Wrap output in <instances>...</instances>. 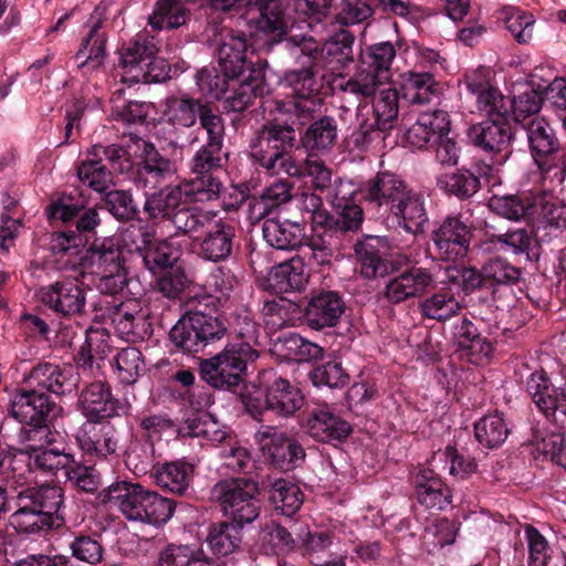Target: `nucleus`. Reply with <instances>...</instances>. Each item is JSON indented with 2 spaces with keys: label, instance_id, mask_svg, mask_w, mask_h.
<instances>
[{
  "label": "nucleus",
  "instance_id": "1",
  "mask_svg": "<svg viewBox=\"0 0 566 566\" xmlns=\"http://www.w3.org/2000/svg\"><path fill=\"white\" fill-rule=\"evenodd\" d=\"M220 298L206 296L196 308L187 311L168 332L166 347L170 354L195 357L228 335L231 328L249 346L256 343L259 325L248 310L234 311L230 319L217 308Z\"/></svg>",
  "mask_w": 566,
  "mask_h": 566
},
{
  "label": "nucleus",
  "instance_id": "2",
  "mask_svg": "<svg viewBox=\"0 0 566 566\" xmlns=\"http://www.w3.org/2000/svg\"><path fill=\"white\" fill-rule=\"evenodd\" d=\"M218 62L226 76H234L238 87L226 98L229 111L241 113L249 108L258 97L269 93L265 83L268 62L254 54L253 45L243 32L229 31L222 35L218 48Z\"/></svg>",
  "mask_w": 566,
  "mask_h": 566
},
{
  "label": "nucleus",
  "instance_id": "3",
  "mask_svg": "<svg viewBox=\"0 0 566 566\" xmlns=\"http://www.w3.org/2000/svg\"><path fill=\"white\" fill-rule=\"evenodd\" d=\"M279 116L266 120L255 130L250 142V155L254 164L268 175L287 177L301 176L292 153L300 147L298 132L293 112L279 106Z\"/></svg>",
  "mask_w": 566,
  "mask_h": 566
},
{
  "label": "nucleus",
  "instance_id": "4",
  "mask_svg": "<svg viewBox=\"0 0 566 566\" xmlns=\"http://www.w3.org/2000/svg\"><path fill=\"white\" fill-rule=\"evenodd\" d=\"M242 530L226 520L213 522L205 539L213 557L196 544L169 543L158 553L157 566H220V558L242 551Z\"/></svg>",
  "mask_w": 566,
  "mask_h": 566
},
{
  "label": "nucleus",
  "instance_id": "5",
  "mask_svg": "<svg viewBox=\"0 0 566 566\" xmlns=\"http://www.w3.org/2000/svg\"><path fill=\"white\" fill-rule=\"evenodd\" d=\"M104 505H115L123 515L135 522L161 527L172 517L177 502L126 480L115 481L98 492Z\"/></svg>",
  "mask_w": 566,
  "mask_h": 566
},
{
  "label": "nucleus",
  "instance_id": "6",
  "mask_svg": "<svg viewBox=\"0 0 566 566\" xmlns=\"http://www.w3.org/2000/svg\"><path fill=\"white\" fill-rule=\"evenodd\" d=\"M259 358V352L247 343H228L223 349L208 358L198 359L201 381L216 390L238 395L242 400L248 365Z\"/></svg>",
  "mask_w": 566,
  "mask_h": 566
},
{
  "label": "nucleus",
  "instance_id": "7",
  "mask_svg": "<svg viewBox=\"0 0 566 566\" xmlns=\"http://www.w3.org/2000/svg\"><path fill=\"white\" fill-rule=\"evenodd\" d=\"M259 390L263 399L251 394L242 397L248 415L259 422L265 421L268 413L280 419L294 417L305 405L301 388L274 369H264L258 376Z\"/></svg>",
  "mask_w": 566,
  "mask_h": 566
},
{
  "label": "nucleus",
  "instance_id": "8",
  "mask_svg": "<svg viewBox=\"0 0 566 566\" xmlns=\"http://www.w3.org/2000/svg\"><path fill=\"white\" fill-rule=\"evenodd\" d=\"M63 408L45 391L32 387L18 389L10 401L9 415L29 428H21L22 441H41L51 434V426L62 415Z\"/></svg>",
  "mask_w": 566,
  "mask_h": 566
},
{
  "label": "nucleus",
  "instance_id": "9",
  "mask_svg": "<svg viewBox=\"0 0 566 566\" xmlns=\"http://www.w3.org/2000/svg\"><path fill=\"white\" fill-rule=\"evenodd\" d=\"M129 167V153L117 144H95L86 149L85 158L75 164L77 179L99 195L112 186L113 170L124 175Z\"/></svg>",
  "mask_w": 566,
  "mask_h": 566
},
{
  "label": "nucleus",
  "instance_id": "10",
  "mask_svg": "<svg viewBox=\"0 0 566 566\" xmlns=\"http://www.w3.org/2000/svg\"><path fill=\"white\" fill-rule=\"evenodd\" d=\"M373 96L371 116L363 119L350 137L353 145L360 150L377 147L384 143L388 133L398 124V91L389 87Z\"/></svg>",
  "mask_w": 566,
  "mask_h": 566
},
{
  "label": "nucleus",
  "instance_id": "11",
  "mask_svg": "<svg viewBox=\"0 0 566 566\" xmlns=\"http://www.w3.org/2000/svg\"><path fill=\"white\" fill-rule=\"evenodd\" d=\"M488 119L472 125L468 129V137L478 149L492 155L491 165H503L511 156V140L517 133L512 130L509 118L510 112L504 106L485 108Z\"/></svg>",
  "mask_w": 566,
  "mask_h": 566
},
{
  "label": "nucleus",
  "instance_id": "12",
  "mask_svg": "<svg viewBox=\"0 0 566 566\" xmlns=\"http://www.w3.org/2000/svg\"><path fill=\"white\" fill-rule=\"evenodd\" d=\"M258 482L251 478H237L218 484V499L226 521L244 528L261 514Z\"/></svg>",
  "mask_w": 566,
  "mask_h": 566
},
{
  "label": "nucleus",
  "instance_id": "13",
  "mask_svg": "<svg viewBox=\"0 0 566 566\" xmlns=\"http://www.w3.org/2000/svg\"><path fill=\"white\" fill-rule=\"evenodd\" d=\"M396 53L395 45L389 41L360 50L358 71L346 82L344 91L363 97L374 95L382 80L388 77Z\"/></svg>",
  "mask_w": 566,
  "mask_h": 566
},
{
  "label": "nucleus",
  "instance_id": "14",
  "mask_svg": "<svg viewBox=\"0 0 566 566\" xmlns=\"http://www.w3.org/2000/svg\"><path fill=\"white\" fill-rule=\"evenodd\" d=\"M292 112L301 147L308 153H322L333 148L338 136V123L334 116L321 115L316 103L308 101L294 105Z\"/></svg>",
  "mask_w": 566,
  "mask_h": 566
},
{
  "label": "nucleus",
  "instance_id": "15",
  "mask_svg": "<svg viewBox=\"0 0 566 566\" xmlns=\"http://www.w3.org/2000/svg\"><path fill=\"white\" fill-rule=\"evenodd\" d=\"M474 224L463 213H451L437 222L431 232V242L437 259L458 262L465 259L474 238Z\"/></svg>",
  "mask_w": 566,
  "mask_h": 566
},
{
  "label": "nucleus",
  "instance_id": "16",
  "mask_svg": "<svg viewBox=\"0 0 566 566\" xmlns=\"http://www.w3.org/2000/svg\"><path fill=\"white\" fill-rule=\"evenodd\" d=\"M526 392L547 421L559 429L566 427V378L534 370L525 382Z\"/></svg>",
  "mask_w": 566,
  "mask_h": 566
},
{
  "label": "nucleus",
  "instance_id": "17",
  "mask_svg": "<svg viewBox=\"0 0 566 566\" xmlns=\"http://www.w3.org/2000/svg\"><path fill=\"white\" fill-rule=\"evenodd\" d=\"M386 238L365 235L354 243V253L359 264V273L366 280L390 276L402 270L409 258L402 253H387Z\"/></svg>",
  "mask_w": 566,
  "mask_h": 566
},
{
  "label": "nucleus",
  "instance_id": "18",
  "mask_svg": "<svg viewBox=\"0 0 566 566\" xmlns=\"http://www.w3.org/2000/svg\"><path fill=\"white\" fill-rule=\"evenodd\" d=\"M301 314L303 324L313 331L336 327L346 311L344 295L339 291L315 289L297 304L290 302Z\"/></svg>",
  "mask_w": 566,
  "mask_h": 566
},
{
  "label": "nucleus",
  "instance_id": "19",
  "mask_svg": "<svg viewBox=\"0 0 566 566\" xmlns=\"http://www.w3.org/2000/svg\"><path fill=\"white\" fill-rule=\"evenodd\" d=\"M87 290V285L77 276L67 275L41 286L38 297L57 316L69 318L84 314Z\"/></svg>",
  "mask_w": 566,
  "mask_h": 566
},
{
  "label": "nucleus",
  "instance_id": "20",
  "mask_svg": "<svg viewBox=\"0 0 566 566\" xmlns=\"http://www.w3.org/2000/svg\"><path fill=\"white\" fill-rule=\"evenodd\" d=\"M177 163L161 153L154 143L144 142L137 161L127 169L128 179L143 189H155L177 174Z\"/></svg>",
  "mask_w": 566,
  "mask_h": 566
},
{
  "label": "nucleus",
  "instance_id": "21",
  "mask_svg": "<svg viewBox=\"0 0 566 566\" xmlns=\"http://www.w3.org/2000/svg\"><path fill=\"white\" fill-rule=\"evenodd\" d=\"M24 381L39 391L62 398L77 392L81 375L71 364L39 361L32 366Z\"/></svg>",
  "mask_w": 566,
  "mask_h": 566
},
{
  "label": "nucleus",
  "instance_id": "22",
  "mask_svg": "<svg viewBox=\"0 0 566 566\" xmlns=\"http://www.w3.org/2000/svg\"><path fill=\"white\" fill-rule=\"evenodd\" d=\"M408 187L409 185L395 174L378 172L360 186L357 192L358 200L365 205L367 213L373 218L382 219Z\"/></svg>",
  "mask_w": 566,
  "mask_h": 566
},
{
  "label": "nucleus",
  "instance_id": "23",
  "mask_svg": "<svg viewBox=\"0 0 566 566\" xmlns=\"http://www.w3.org/2000/svg\"><path fill=\"white\" fill-rule=\"evenodd\" d=\"M203 229L195 242L197 255L212 263L229 261L239 248L238 230L233 222L213 218Z\"/></svg>",
  "mask_w": 566,
  "mask_h": 566
},
{
  "label": "nucleus",
  "instance_id": "24",
  "mask_svg": "<svg viewBox=\"0 0 566 566\" xmlns=\"http://www.w3.org/2000/svg\"><path fill=\"white\" fill-rule=\"evenodd\" d=\"M389 277L382 290V300L389 305H399L424 296L433 286V274L427 268L409 263Z\"/></svg>",
  "mask_w": 566,
  "mask_h": 566
},
{
  "label": "nucleus",
  "instance_id": "25",
  "mask_svg": "<svg viewBox=\"0 0 566 566\" xmlns=\"http://www.w3.org/2000/svg\"><path fill=\"white\" fill-rule=\"evenodd\" d=\"M102 318L109 322L116 334L128 343L144 342L153 335V323L148 311L132 307V303L119 302L106 306Z\"/></svg>",
  "mask_w": 566,
  "mask_h": 566
},
{
  "label": "nucleus",
  "instance_id": "26",
  "mask_svg": "<svg viewBox=\"0 0 566 566\" xmlns=\"http://www.w3.org/2000/svg\"><path fill=\"white\" fill-rule=\"evenodd\" d=\"M259 10L255 20L258 49L271 52L289 33L285 10L289 0H250Z\"/></svg>",
  "mask_w": 566,
  "mask_h": 566
},
{
  "label": "nucleus",
  "instance_id": "27",
  "mask_svg": "<svg viewBox=\"0 0 566 566\" xmlns=\"http://www.w3.org/2000/svg\"><path fill=\"white\" fill-rule=\"evenodd\" d=\"M481 179H485L491 186L500 184L493 165L483 160H474L470 168H458L440 177L438 186L447 195L463 201L472 198L481 189Z\"/></svg>",
  "mask_w": 566,
  "mask_h": 566
},
{
  "label": "nucleus",
  "instance_id": "28",
  "mask_svg": "<svg viewBox=\"0 0 566 566\" xmlns=\"http://www.w3.org/2000/svg\"><path fill=\"white\" fill-rule=\"evenodd\" d=\"M75 394L77 410L91 423H102L125 412L126 406L113 396L111 386L102 380L92 381Z\"/></svg>",
  "mask_w": 566,
  "mask_h": 566
},
{
  "label": "nucleus",
  "instance_id": "29",
  "mask_svg": "<svg viewBox=\"0 0 566 566\" xmlns=\"http://www.w3.org/2000/svg\"><path fill=\"white\" fill-rule=\"evenodd\" d=\"M382 220L415 237L423 234L429 223L424 196L408 187Z\"/></svg>",
  "mask_w": 566,
  "mask_h": 566
},
{
  "label": "nucleus",
  "instance_id": "30",
  "mask_svg": "<svg viewBox=\"0 0 566 566\" xmlns=\"http://www.w3.org/2000/svg\"><path fill=\"white\" fill-rule=\"evenodd\" d=\"M357 192L340 195L337 191L331 200L332 211L319 213L317 223L327 227L339 237L360 230L364 222V211L357 200Z\"/></svg>",
  "mask_w": 566,
  "mask_h": 566
},
{
  "label": "nucleus",
  "instance_id": "31",
  "mask_svg": "<svg viewBox=\"0 0 566 566\" xmlns=\"http://www.w3.org/2000/svg\"><path fill=\"white\" fill-rule=\"evenodd\" d=\"M268 441L262 446L263 455L272 467L283 472L292 471L305 462L306 452L298 440L273 428L264 431Z\"/></svg>",
  "mask_w": 566,
  "mask_h": 566
},
{
  "label": "nucleus",
  "instance_id": "32",
  "mask_svg": "<svg viewBox=\"0 0 566 566\" xmlns=\"http://www.w3.org/2000/svg\"><path fill=\"white\" fill-rule=\"evenodd\" d=\"M159 50L157 36L147 30L138 32L123 43L118 49L119 66L124 71L123 81L130 83L134 77H138V72L155 54L159 53Z\"/></svg>",
  "mask_w": 566,
  "mask_h": 566
},
{
  "label": "nucleus",
  "instance_id": "33",
  "mask_svg": "<svg viewBox=\"0 0 566 566\" xmlns=\"http://www.w3.org/2000/svg\"><path fill=\"white\" fill-rule=\"evenodd\" d=\"M72 452L60 451L56 448H38L28 446L12 451L11 468L18 471L19 464H24L27 471L50 473L56 475L59 471L63 473Z\"/></svg>",
  "mask_w": 566,
  "mask_h": 566
},
{
  "label": "nucleus",
  "instance_id": "34",
  "mask_svg": "<svg viewBox=\"0 0 566 566\" xmlns=\"http://www.w3.org/2000/svg\"><path fill=\"white\" fill-rule=\"evenodd\" d=\"M451 120L449 113L436 109L421 114L405 133L410 147L419 150L430 149L441 138V134L450 133Z\"/></svg>",
  "mask_w": 566,
  "mask_h": 566
},
{
  "label": "nucleus",
  "instance_id": "35",
  "mask_svg": "<svg viewBox=\"0 0 566 566\" xmlns=\"http://www.w3.org/2000/svg\"><path fill=\"white\" fill-rule=\"evenodd\" d=\"M310 437L322 443L344 441L352 432V424L324 406L314 409L304 422Z\"/></svg>",
  "mask_w": 566,
  "mask_h": 566
},
{
  "label": "nucleus",
  "instance_id": "36",
  "mask_svg": "<svg viewBox=\"0 0 566 566\" xmlns=\"http://www.w3.org/2000/svg\"><path fill=\"white\" fill-rule=\"evenodd\" d=\"M417 502L426 510L442 511L452 504V494L441 476L429 468L419 469L412 476Z\"/></svg>",
  "mask_w": 566,
  "mask_h": 566
},
{
  "label": "nucleus",
  "instance_id": "37",
  "mask_svg": "<svg viewBox=\"0 0 566 566\" xmlns=\"http://www.w3.org/2000/svg\"><path fill=\"white\" fill-rule=\"evenodd\" d=\"M15 511L13 513L45 511L52 514H61L64 505V490L56 484H42L28 486L14 496Z\"/></svg>",
  "mask_w": 566,
  "mask_h": 566
},
{
  "label": "nucleus",
  "instance_id": "38",
  "mask_svg": "<svg viewBox=\"0 0 566 566\" xmlns=\"http://www.w3.org/2000/svg\"><path fill=\"white\" fill-rule=\"evenodd\" d=\"M88 22L91 23L90 31L82 40L80 49L74 56L78 61V69L84 71L97 70L104 64L107 55V35L102 31L103 18L98 13V8L94 10Z\"/></svg>",
  "mask_w": 566,
  "mask_h": 566
},
{
  "label": "nucleus",
  "instance_id": "39",
  "mask_svg": "<svg viewBox=\"0 0 566 566\" xmlns=\"http://www.w3.org/2000/svg\"><path fill=\"white\" fill-rule=\"evenodd\" d=\"M355 35L345 29L335 32L322 44V67L333 73H342L355 62L354 46Z\"/></svg>",
  "mask_w": 566,
  "mask_h": 566
},
{
  "label": "nucleus",
  "instance_id": "40",
  "mask_svg": "<svg viewBox=\"0 0 566 566\" xmlns=\"http://www.w3.org/2000/svg\"><path fill=\"white\" fill-rule=\"evenodd\" d=\"M317 67H302L290 71L285 74V81L293 91L294 99L282 103L284 112H292V107L302 104L304 101L316 103L321 102L318 94L323 87L322 80L317 76Z\"/></svg>",
  "mask_w": 566,
  "mask_h": 566
},
{
  "label": "nucleus",
  "instance_id": "41",
  "mask_svg": "<svg viewBox=\"0 0 566 566\" xmlns=\"http://www.w3.org/2000/svg\"><path fill=\"white\" fill-rule=\"evenodd\" d=\"M453 339L458 348L470 357L472 363H481L491 357L494 346L481 335L475 324L467 317L453 325Z\"/></svg>",
  "mask_w": 566,
  "mask_h": 566
},
{
  "label": "nucleus",
  "instance_id": "42",
  "mask_svg": "<svg viewBox=\"0 0 566 566\" xmlns=\"http://www.w3.org/2000/svg\"><path fill=\"white\" fill-rule=\"evenodd\" d=\"M124 247L118 235L95 237L86 250L85 259L94 271L124 268Z\"/></svg>",
  "mask_w": 566,
  "mask_h": 566
},
{
  "label": "nucleus",
  "instance_id": "43",
  "mask_svg": "<svg viewBox=\"0 0 566 566\" xmlns=\"http://www.w3.org/2000/svg\"><path fill=\"white\" fill-rule=\"evenodd\" d=\"M203 99L188 93L167 96L163 104V118L174 128H191L197 124Z\"/></svg>",
  "mask_w": 566,
  "mask_h": 566
},
{
  "label": "nucleus",
  "instance_id": "44",
  "mask_svg": "<svg viewBox=\"0 0 566 566\" xmlns=\"http://www.w3.org/2000/svg\"><path fill=\"white\" fill-rule=\"evenodd\" d=\"M184 195L181 185H167L153 192H146L143 212L150 221L165 222L181 205Z\"/></svg>",
  "mask_w": 566,
  "mask_h": 566
},
{
  "label": "nucleus",
  "instance_id": "45",
  "mask_svg": "<svg viewBox=\"0 0 566 566\" xmlns=\"http://www.w3.org/2000/svg\"><path fill=\"white\" fill-rule=\"evenodd\" d=\"M526 134L530 151L542 167V163L559 150V142L554 129L543 119L532 118L522 127Z\"/></svg>",
  "mask_w": 566,
  "mask_h": 566
},
{
  "label": "nucleus",
  "instance_id": "46",
  "mask_svg": "<svg viewBox=\"0 0 566 566\" xmlns=\"http://www.w3.org/2000/svg\"><path fill=\"white\" fill-rule=\"evenodd\" d=\"M101 210L107 211L116 221L128 223L140 221V209L132 190L108 188L97 201Z\"/></svg>",
  "mask_w": 566,
  "mask_h": 566
},
{
  "label": "nucleus",
  "instance_id": "47",
  "mask_svg": "<svg viewBox=\"0 0 566 566\" xmlns=\"http://www.w3.org/2000/svg\"><path fill=\"white\" fill-rule=\"evenodd\" d=\"M262 232L270 247L286 251L301 247L305 237L304 229L300 223L290 220L280 221L273 218L263 222Z\"/></svg>",
  "mask_w": 566,
  "mask_h": 566
},
{
  "label": "nucleus",
  "instance_id": "48",
  "mask_svg": "<svg viewBox=\"0 0 566 566\" xmlns=\"http://www.w3.org/2000/svg\"><path fill=\"white\" fill-rule=\"evenodd\" d=\"M67 459V464L63 471L65 483L81 493H97L103 485V479L96 465L77 459L73 453Z\"/></svg>",
  "mask_w": 566,
  "mask_h": 566
},
{
  "label": "nucleus",
  "instance_id": "49",
  "mask_svg": "<svg viewBox=\"0 0 566 566\" xmlns=\"http://www.w3.org/2000/svg\"><path fill=\"white\" fill-rule=\"evenodd\" d=\"M195 467L190 462L177 460L158 464L154 472L155 482L161 489L184 495L190 486Z\"/></svg>",
  "mask_w": 566,
  "mask_h": 566
},
{
  "label": "nucleus",
  "instance_id": "50",
  "mask_svg": "<svg viewBox=\"0 0 566 566\" xmlns=\"http://www.w3.org/2000/svg\"><path fill=\"white\" fill-rule=\"evenodd\" d=\"M9 524L18 534L42 536L52 530H57L64 524L62 514H52L45 511L12 513Z\"/></svg>",
  "mask_w": 566,
  "mask_h": 566
},
{
  "label": "nucleus",
  "instance_id": "51",
  "mask_svg": "<svg viewBox=\"0 0 566 566\" xmlns=\"http://www.w3.org/2000/svg\"><path fill=\"white\" fill-rule=\"evenodd\" d=\"M145 268L153 274L163 273L178 264L180 251L167 240H154L138 249Z\"/></svg>",
  "mask_w": 566,
  "mask_h": 566
},
{
  "label": "nucleus",
  "instance_id": "52",
  "mask_svg": "<svg viewBox=\"0 0 566 566\" xmlns=\"http://www.w3.org/2000/svg\"><path fill=\"white\" fill-rule=\"evenodd\" d=\"M511 432L510 423L503 412L495 411L481 417L474 422V436L478 443L485 449H497Z\"/></svg>",
  "mask_w": 566,
  "mask_h": 566
},
{
  "label": "nucleus",
  "instance_id": "53",
  "mask_svg": "<svg viewBox=\"0 0 566 566\" xmlns=\"http://www.w3.org/2000/svg\"><path fill=\"white\" fill-rule=\"evenodd\" d=\"M546 102L544 95V86L531 81L524 92L514 95L511 101L510 116L514 119L516 127L521 128L528 123L530 119L539 113L543 104Z\"/></svg>",
  "mask_w": 566,
  "mask_h": 566
},
{
  "label": "nucleus",
  "instance_id": "54",
  "mask_svg": "<svg viewBox=\"0 0 566 566\" xmlns=\"http://www.w3.org/2000/svg\"><path fill=\"white\" fill-rule=\"evenodd\" d=\"M484 279L488 283V292L496 300L502 287L512 286L521 280V269L513 265L506 259L494 256L483 264Z\"/></svg>",
  "mask_w": 566,
  "mask_h": 566
},
{
  "label": "nucleus",
  "instance_id": "55",
  "mask_svg": "<svg viewBox=\"0 0 566 566\" xmlns=\"http://www.w3.org/2000/svg\"><path fill=\"white\" fill-rule=\"evenodd\" d=\"M269 500L276 512L291 517L302 506L304 494L300 486L286 479H275L271 482Z\"/></svg>",
  "mask_w": 566,
  "mask_h": 566
},
{
  "label": "nucleus",
  "instance_id": "56",
  "mask_svg": "<svg viewBox=\"0 0 566 566\" xmlns=\"http://www.w3.org/2000/svg\"><path fill=\"white\" fill-rule=\"evenodd\" d=\"M534 197L528 195H493L488 202L495 214L512 220H531Z\"/></svg>",
  "mask_w": 566,
  "mask_h": 566
},
{
  "label": "nucleus",
  "instance_id": "57",
  "mask_svg": "<svg viewBox=\"0 0 566 566\" xmlns=\"http://www.w3.org/2000/svg\"><path fill=\"white\" fill-rule=\"evenodd\" d=\"M533 241V232L525 228L509 229L503 233H485L489 250L499 252L528 255Z\"/></svg>",
  "mask_w": 566,
  "mask_h": 566
},
{
  "label": "nucleus",
  "instance_id": "58",
  "mask_svg": "<svg viewBox=\"0 0 566 566\" xmlns=\"http://www.w3.org/2000/svg\"><path fill=\"white\" fill-rule=\"evenodd\" d=\"M531 221L554 229L566 228V205L553 197H534Z\"/></svg>",
  "mask_w": 566,
  "mask_h": 566
},
{
  "label": "nucleus",
  "instance_id": "59",
  "mask_svg": "<svg viewBox=\"0 0 566 566\" xmlns=\"http://www.w3.org/2000/svg\"><path fill=\"white\" fill-rule=\"evenodd\" d=\"M196 83L200 91L206 92L217 99H224L238 87L239 81L234 76H226L224 72L214 67H203L196 73Z\"/></svg>",
  "mask_w": 566,
  "mask_h": 566
},
{
  "label": "nucleus",
  "instance_id": "60",
  "mask_svg": "<svg viewBox=\"0 0 566 566\" xmlns=\"http://www.w3.org/2000/svg\"><path fill=\"white\" fill-rule=\"evenodd\" d=\"M214 217L216 213L212 211L203 210L196 206H187L181 201V205L167 221L175 227L177 232L189 234L203 229Z\"/></svg>",
  "mask_w": 566,
  "mask_h": 566
},
{
  "label": "nucleus",
  "instance_id": "61",
  "mask_svg": "<svg viewBox=\"0 0 566 566\" xmlns=\"http://www.w3.org/2000/svg\"><path fill=\"white\" fill-rule=\"evenodd\" d=\"M331 535L326 532L308 533L304 544L305 554L313 566H345L343 555L329 553Z\"/></svg>",
  "mask_w": 566,
  "mask_h": 566
},
{
  "label": "nucleus",
  "instance_id": "62",
  "mask_svg": "<svg viewBox=\"0 0 566 566\" xmlns=\"http://www.w3.org/2000/svg\"><path fill=\"white\" fill-rule=\"evenodd\" d=\"M305 284L303 272L287 262L274 266L268 276V289L274 294L301 292Z\"/></svg>",
  "mask_w": 566,
  "mask_h": 566
},
{
  "label": "nucleus",
  "instance_id": "63",
  "mask_svg": "<svg viewBox=\"0 0 566 566\" xmlns=\"http://www.w3.org/2000/svg\"><path fill=\"white\" fill-rule=\"evenodd\" d=\"M228 161V155L223 151V144L206 142L193 155L190 161L192 174H214Z\"/></svg>",
  "mask_w": 566,
  "mask_h": 566
},
{
  "label": "nucleus",
  "instance_id": "64",
  "mask_svg": "<svg viewBox=\"0 0 566 566\" xmlns=\"http://www.w3.org/2000/svg\"><path fill=\"white\" fill-rule=\"evenodd\" d=\"M439 83L429 72H409L403 82L405 96L413 104H427L438 94Z\"/></svg>",
  "mask_w": 566,
  "mask_h": 566
}]
</instances>
